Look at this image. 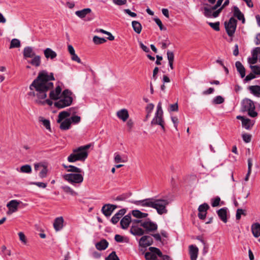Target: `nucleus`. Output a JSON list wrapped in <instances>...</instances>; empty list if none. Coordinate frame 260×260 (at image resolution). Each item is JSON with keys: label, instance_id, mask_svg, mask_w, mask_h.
<instances>
[{"label": "nucleus", "instance_id": "f257e3e1", "mask_svg": "<svg viewBox=\"0 0 260 260\" xmlns=\"http://www.w3.org/2000/svg\"><path fill=\"white\" fill-rule=\"evenodd\" d=\"M55 80L53 74L48 73L46 71L39 73L38 77L29 86L30 91L29 96H36L37 103H40L42 100L47 97V92L53 87L52 81Z\"/></svg>", "mask_w": 260, "mask_h": 260}, {"label": "nucleus", "instance_id": "f03ea898", "mask_svg": "<svg viewBox=\"0 0 260 260\" xmlns=\"http://www.w3.org/2000/svg\"><path fill=\"white\" fill-rule=\"evenodd\" d=\"M132 203L137 206L155 209L159 215L167 213V206L169 204L168 200L155 198H148L142 200L134 201Z\"/></svg>", "mask_w": 260, "mask_h": 260}, {"label": "nucleus", "instance_id": "7ed1b4c3", "mask_svg": "<svg viewBox=\"0 0 260 260\" xmlns=\"http://www.w3.org/2000/svg\"><path fill=\"white\" fill-rule=\"evenodd\" d=\"M90 146V144H87L74 149L73 152L68 157V161L70 162H74L77 161H85L88 155L87 150Z\"/></svg>", "mask_w": 260, "mask_h": 260}, {"label": "nucleus", "instance_id": "20e7f679", "mask_svg": "<svg viewBox=\"0 0 260 260\" xmlns=\"http://www.w3.org/2000/svg\"><path fill=\"white\" fill-rule=\"evenodd\" d=\"M72 92L69 89H65L61 94V98L54 103V106L59 109L63 108L71 105L73 102Z\"/></svg>", "mask_w": 260, "mask_h": 260}, {"label": "nucleus", "instance_id": "39448f33", "mask_svg": "<svg viewBox=\"0 0 260 260\" xmlns=\"http://www.w3.org/2000/svg\"><path fill=\"white\" fill-rule=\"evenodd\" d=\"M242 109L244 111H248V115L251 117L257 116V113L255 111V105L253 102L248 99H245L242 102Z\"/></svg>", "mask_w": 260, "mask_h": 260}, {"label": "nucleus", "instance_id": "423d86ee", "mask_svg": "<svg viewBox=\"0 0 260 260\" xmlns=\"http://www.w3.org/2000/svg\"><path fill=\"white\" fill-rule=\"evenodd\" d=\"M63 179L68 182L74 184H80L83 181V176L81 173L67 174L63 175Z\"/></svg>", "mask_w": 260, "mask_h": 260}, {"label": "nucleus", "instance_id": "0eeeda50", "mask_svg": "<svg viewBox=\"0 0 260 260\" xmlns=\"http://www.w3.org/2000/svg\"><path fill=\"white\" fill-rule=\"evenodd\" d=\"M237 20L234 17H231L229 21L224 22L226 31L229 37H233L235 32Z\"/></svg>", "mask_w": 260, "mask_h": 260}, {"label": "nucleus", "instance_id": "6e6552de", "mask_svg": "<svg viewBox=\"0 0 260 260\" xmlns=\"http://www.w3.org/2000/svg\"><path fill=\"white\" fill-rule=\"evenodd\" d=\"M150 252H147L145 253V257L146 260H157L156 255L159 257L162 256V253L157 248L150 247L149 248Z\"/></svg>", "mask_w": 260, "mask_h": 260}, {"label": "nucleus", "instance_id": "1a4fd4ad", "mask_svg": "<svg viewBox=\"0 0 260 260\" xmlns=\"http://www.w3.org/2000/svg\"><path fill=\"white\" fill-rule=\"evenodd\" d=\"M151 125H159L161 126L162 129L165 132V121L163 119V114L155 113V116L151 122Z\"/></svg>", "mask_w": 260, "mask_h": 260}, {"label": "nucleus", "instance_id": "9d476101", "mask_svg": "<svg viewBox=\"0 0 260 260\" xmlns=\"http://www.w3.org/2000/svg\"><path fill=\"white\" fill-rule=\"evenodd\" d=\"M140 225L145 229L147 232H154L157 229V224L149 220L143 221Z\"/></svg>", "mask_w": 260, "mask_h": 260}, {"label": "nucleus", "instance_id": "9b49d317", "mask_svg": "<svg viewBox=\"0 0 260 260\" xmlns=\"http://www.w3.org/2000/svg\"><path fill=\"white\" fill-rule=\"evenodd\" d=\"M153 243V239L150 236H143L139 240V246L146 248L150 246Z\"/></svg>", "mask_w": 260, "mask_h": 260}, {"label": "nucleus", "instance_id": "f8f14e48", "mask_svg": "<svg viewBox=\"0 0 260 260\" xmlns=\"http://www.w3.org/2000/svg\"><path fill=\"white\" fill-rule=\"evenodd\" d=\"M117 208L116 205L112 204H106L102 207V211L103 213L107 217L110 216L113 211Z\"/></svg>", "mask_w": 260, "mask_h": 260}, {"label": "nucleus", "instance_id": "ddd939ff", "mask_svg": "<svg viewBox=\"0 0 260 260\" xmlns=\"http://www.w3.org/2000/svg\"><path fill=\"white\" fill-rule=\"evenodd\" d=\"M19 204L20 202L15 200L10 201L7 205V207L9 208V211L7 212V214H10L17 211Z\"/></svg>", "mask_w": 260, "mask_h": 260}, {"label": "nucleus", "instance_id": "4468645a", "mask_svg": "<svg viewBox=\"0 0 260 260\" xmlns=\"http://www.w3.org/2000/svg\"><path fill=\"white\" fill-rule=\"evenodd\" d=\"M61 88L59 85L56 87L55 90H51L49 93V97L52 100H58L60 96Z\"/></svg>", "mask_w": 260, "mask_h": 260}, {"label": "nucleus", "instance_id": "2eb2a0df", "mask_svg": "<svg viewBox=\"0 0 260 260\" xmlns=\"http://www.w3.org/2000/svg\"><path fill=\"white\" fill-rule=\"evenodd\" d=\"M233 15L235 17L237 18L239 20L242 21V23H244L245 19L244 14L240 11V9L237 6L233 7Z\"/></svg>", "mask_w": 260, "mask_h": 260}, {"label": "nucleus", "instance_id": "dca6fc26", "mask_svg": "<svg viewBox=\"0 0 260 260\" xmlns=\"http://www.w3.org/2000/svg\"><path fill=\"white\" fill-rule=\"evenodd\" d=\"M199 249L196 246L191 245L189 246V253L191 260H197L198 255Z\"/></svg>", "mask_w": 260, "mask_h": 260}, {"label": "nucleus", "instance_id": "f3484780", "mask_svg": "<svg viewBox=\"0 0 260 260\" xmlns=\"http://www.w3.org/2000/svg\"><path fill=\"white\" fill-rule=\"evenodd\" d=\"M23 55L24 58L26 59L27 58H32L36 54L31 47L27 46L24 48Z\"/></svg>", "mask_w": 260, "mask_h": 260}, {"label": "nucleus", "instance_id": "a211bd4d", "mask_svg": "<svg viewBox=\"0 0 260 260\" xmlns=\"http://www.w3.org/2000/svg\"><path fill=\"white\" fill-rule=\"evenodd\" d=\"M217 215L219 218L224 222L226 223L227 219V208H222L218 210L217 212Z\"/></svg>", "mask_w": 260, "mask_h": 260}, {"label": "nucleus", "instance_id": "6ab92c4d", "mask_svg": "<svg viewBox=\"0 0 260 260\" xmlns=\"http://www.w3.org/2000/svg\"><path fill=\"white\" fill-rule=\"evenodd\" d=\"M260 53V47L255 48L252 52V58L248 59V62L250 64H255L257 61L258 54Z\"/></svg>", "mask_w": 260, "mask_h": 260}, {"label": "nucleus", "instance_id": "aec40b11", "mask_svg": "<svg viewBox=\"0 0 260 260\" xmlns=\"http://www.w3.org/2000/svg\"><path fill=\"white\" fill-rule=\"evenodd\" d=\"M44 54L47 59H54L57 56V53L50 48L44 50Z\"/></svg>", "mask_w": 260, "mask_h": 260}, {"label": "nucleus", "instance_id": "412c9836", "mask_svg": "<svg viewBox=\"0 0 260 260\" xmlns=\"http://www.w3.org/2000/svg\"><path fill=\"white\" fill-rule=\"evenodd\" d=\"M126 210L124 209H120L111 218V221L113 223H117L122 216L125 213Z\"/></svg>", "mask_w": 260, "mask_h": 260}, {"label": "nucleus", "instance_id": "4be33fe9", "mask_svg": "<svg viewBox=\"0 0 260 260\" xmlns=\"http://www.w3.org/2000/svg\"><path fill=\"white\" fill-rule=\"evenodd\" d=\"M131 222V216L129 214L124 216L120 221V225L122 229H127Z\"/></svg>", "mask_w": 260, "mask_h": 260}, {"label": "nucleus", "instance_id": "5701e85b", "mask_svg": "<svg viewBox=\"0 0 260 260\" xmlns=\"http://www.w3.org/2000/svg\"><path fill=\"white\" fill-rule=\"evenodd\" d=\"M117 117L123 121H125L129 117L128 111L125 109H123L117 112Z\"/></svg>", "mask_w": 260, "mask_h": 260}, {"label": "nucleus", "instance_id": "b1692460", "mask_svg": "<svg viewBox=\"0 0 260 260\" xmlns=\"http://www.w3.org/2000/svg\"><path fill=\"white\" fill-rule=\"evenodd\" d=\"M63 219L62 217H59L55 218L53 226L56 231L60 230L63 228Z\"/></svg>", "mask_w": 260, "mask_h": 260}, {"label": "nucleus", "instance_id": "393cba45", "mask_svg": "<svg viewBox=\"0 0 260 260\" xmlns=\"http://www.w3.org/2000/svg\"><path fill=\"white\" fill-rule=\"evenodd\" d=\"M251 231L253 236L257 238L260 236V223H254L251 225Z\"/></svg>", "mask_w": 260, "mask_h": 260}, {"label": "nucleus", "instance_id": "a878e982", "mask_svg": "<svg viewBox=\"0 0 260 260\" xmlns=\"http://www.w3.org/2000/svg\"><path fill=\"white\" fill-rule=\"evenodd\" d=\"M91 10L90 8H85L81 10L77 11L75 12V14L79 18L83 19L86 17L87 15L90 14Z\"/></svg>", "mask_w": 260, "mask_h": 260}, {"label": "nucleus", "instance_id": "bb28decb", "mask_svg": "<svg viewBox=\"0 0 260 260\" xmlns=\"http://www.w3.org/2000/svg\"><path fill=\"white\" fill-rule=\"evenodd\" d=\"M109 243L105 239H103L95 244V247L99 250H104L108 246Z\"/></svg>", "mask_w": 260, "mask_h": 260}, {"label": "nucleus", "instance_id": "cd10ccee", "mask_svg": "<svg viewBox=\"0 0 260 260\" xmlns=\"http://www.w3.org/2000/svg\"><path fill=\"white\" fill-rule=\"evenodd\" d=\"M248 89L254 96L259 98L260 97V86L259 85H252L248 87Z\"/></svg>", "mask_w": 260, "mask_h": 260}, {"label": "nucleus", "instance_id": "c85d7f7f", "mask_svg": "<svg viewBox=\"0 0 260 260\" xmlns=\"http://www.w3.org/2000/svg\"><path fill=\"white\" fill-rule=\"evenodd\" d=\"M59 127L61 130L66 131L70 129L71 125V119L67 118L60 122Z\"/></svg>", "mask_w": 260, "mask_h": 260}, {"label": "nucleus", "instance_id": "c756f323", "mask_svg": "<svg viewBox=\"0 0 260 260\" xmlns=\"http://www.w3.org/2000/svg\"><path fill=\"white\" fill-rule=\"evenodd\" d=\"M32 58V59L28 61V62L36 67H39L41 62L40 56L35 55Z\"/></svg>", "mask_w": 260, "mask_h": 260}, {"label": "nucleus", "instance_id": "7c9ffc66", "mask_svg": "<svg viewBox=\"0 0 260 260\" xmlns=\"http://www.w3.org/2000/svg\"><path fill=\"white\" fill-rule=\"evenodd\" d=\"M235 66L241 78L244 77L245 76V69L242 64L240 61H238L236 62Z\"/></svg>", "mask_w": 260, "mask_h": 260}, {"label": "nucleus", "instance_id": "2f4dec72", "mask_svg": "<svg viewBox=\"0 0 260 260\" xmlns=\"http://www.w3.org/2000/svg\"><path fill=\"white\" fill-rule=\"evenodd\" d=\"M131 232L132 234L137 236H142L144 234V231L139 227L133 226L131 229Z\"/></svg>", "mask_w": 260, "mask_h": 260}, {"label": "nucleus", "instance_id": "473e14b6", "mask_svg": "<svg viewBox=\"0 0 260 260\" xmlns=\"http://www.w3.org/2000/svg\"><path fill=\"white\" fill-rule=\"evenodd\" d=\"M62 166L64 168L67 169L68 172H74L76 173L75 174L81 173L82 172V169L74 166L70 165L68 166L65 165H63Z\"/></svg>", "mask_w": 260, "mask_h": 260}, {"label": "nucleus", "instance_id": "72a5a7b5", "mask_svg": "<svg viewBox=\"0 0 260 260\" xmlns=\"http://www.w3.org/2000/svg\"><path fill=\"white\" fill-rule=\"evenodd\" d=\"M71 115V112H69L67 111H63L60 112L58 116V119L57 122L58 123L61 122L63 119H67V117H69Z\"/></svg>", "mask_w": 260, "mask_h": 260}, {"label": "nucleus", "instance_id": "f704fd0d", "mask_svg": "<svg viewBox=\"0 0 260 260\" xmlns=\"http://www.w3.org/2000/svg\"><path fill=\"white\" fill-rule=\"evenodd\" d=\"M132 24L134 31L137 34H140L142 30V25L141 23L137 21H133Z\"/></svg>", "mask_w": 260, "mask_h": 260}, {"label": "nucleus", "instance_id": "c9c22d12", "mask_svg": "<svg viewBox=\"0 0 260 260\" xmlns=\"http://www.w3.org/2000/svg\"><path fill=\"white\" fill-rule=\"evenodd\" d=\"M132 215L138 218H142L146 217L148 216V214L146 213H143L138 210H135L132 211Z\"/></svg>", "mask_w": 260, "mask_h": 260}, {"label": "nucleus", "instance_id": "e433bc0d", "mask_svg": "<svg viewBox=\"0 0 260 260\" xmlns=\"http://www.w3.org/2000/svg\"><path fill=\"white\" fill-rule=\"evenodd\" d=\"M107 41L106 39L104 38H100L98 36H95L93 38V42L96 45H100L105 43Z\"/></svg>", "mask_w": 260, "mask_h": 260}, {"label": "nucleus", "instance_id": "4c0bfd02", "mask_svg": "<svg viewBox=\"0 0 260 260\" xmlns=\"http://www.w3.org/2000/svg\"><path fill=\"white\" fill-rule=\"evenodd\" d=\"M48 172L47 166L45 164L43 165L42 168L40 172L39 173V177L41 178H44L47 176Z\"/></svg>", "mask_w": 260, "mask_h": 260}, {"label": "nucleus", "instance_id": "58836bf2", "mask_svg": "<svg viewBox=\"0 0 260 260\" xmlns=\"http://www.w3.org/2000/svg\"><path fill=\"white\" fill-rule=\"evenodd\" d=\"M20 46V42L19 40L17 39H13L11 40L10 49L14 48H18Z\"/></svg>", "mask_w": 260, "mask_h": 260}, {"label": "nucleus", "instance_id": "ea45409f", "mask_svg": "<svg viewBox=\"0 0 260 260\" xmlns=\"http://www.w3.org/2000/svg\"><path fill=\"white\" fill-rule=\"evenodd\" d=\"M63 190L67 193H69L72 196H77L78 195V193L75 191L72 188L68 186H65L62 187Z\"/></svg>", "mask_w": 260, "mask_h": 260}, {"label": "nucleus", "instance_id": "a19ab883", "mask_svg": "<svg viewBox=\"0 0 260 260\" xmlns=\"http://www.w3.org/2000/svg\"><path fill=\"white\" fill-rule=\"evenodd\" d=\"M31 170V167L29 165H23L20 168V172L22 173H30Z\"/></svg>", "mask_w": 260, "mask_h": 260}, {"label": "nucleus", "instance_id": "79ce46f5", "mask_svg": "<svg viewBox=\"0 0 260 260\" xmlns=\"http://www.w3.org/2000/svg\"><path fill=\"white\" fill-rule=\"evenodd\" d=\"M68 119H71V123H73L74 124H77L81 121V117L79 116L75 115V114L72 115V116Z\"/></svg>", "mask_w": 260, "mask_h": 260}, {"label": "nucleus", "instance_id": "37998d69", "mask_svg": "<svg viewBox=\"0 0 260 260\" xmlns=\"http://www.w3.org/2000/svg\"><path fill=\"white\" fill-rule=\"evenodd\" d=\"M209 205L207 203H204L199 206L198 210L199 212L207 213V211L209 209Z\"/></svg>", "mask_w": 260, "mask_h": 260}, {"label": "nucleus", "instance_id": "c03bdc74", "mask_svg": "<svg viewBox=\"0 0 260 260\" xmlns=\"http://www.w3.org/2000/svg\"><path fill=\"white\" fill-rule=\"evenodd\" d=\"M241 215L246 216V213L245 211L242 209H238L236 211V218L237 220H239L241 218Z\"/></svg>", "mask_w": 260, "mask_h": 260}, {"label": "nucleus", "instance_id": "a18cd8bd", "mask_svg": "<svg viewBox=\"0 0 260 260\" xmlns=\"http://www.w3.org/2000/svg\"><path fill=\"white\" fill-rule=\"evenodd\" d=\"M106 260H120L115 251H112L108 257L106 258Z\"/></svg>", "mask_w": 260, "mask_h": 260}, {"label": "nucleus", "instance_id": "49530a36", "mask_svg": "<svg viewBox=\"0 0 260 260\" xmlns=\"http://www.w3.org/2000/svg\"><path fill=\"white\" fill-rule=\"evenodd\" d=\"M224 99L220 95L216 96L213 101V103L214 104H220L224 102Z\"/></svg>", "mask_w": 260, "mask_h": 260}, {"label": "nucleus", "instance_id": "de8ad7c7", "mask_svg": "<svg viewBox=\"0 0 260 260\" xmlns=\"http://www.w3.org/2000/svg\"><path fill=\"white\" fill-rule=\"evenodd\" d=\"M208 24H209V25L211 27H212L215 30L219 31L220 30V27H219L220 23H219V22H215V23L208 22Z\"/></svg>", "mask_w": 260, "mask_h": 260}, {"label": "nucleus", "instance_id": "09e8293b", "mask_svg": "<svg viewBox=\"0 0 260 260\" xmlns=\"http://www.w3.org/2000/svg\"><path fill=\"white\" fill-rule=\"evenodd\" d=\"M204 11V14L207 17H212V10L207 7H204L203 8Z\"/></svg>", "mask_w": 260, "mask_h": 260}, {"label": "nucleus", "instance_id": "8fccbe9b", "mask_svg": "<svg viewBox=\"0 0 260 260\" xmlns=\"http://www.w3.org/2000/svg\"><path fill=\"white\" fill-rule=\"evenodd\" d=\"M220 202V199L219 197H217L215 199L212 200L211 205L213 207H217L219 205Z\"/></svg>", "mask_w": 260, "mask_h": 260}, {"label": "nucleus", "instance_id": "3c124183", "mask_svg": "<svg viewBox=\"0 0 260 260\" xmlns=\"http://www.w3.org/2000/svg\"><path fill=\"white\" fill-rule=\"evenodd\" d=\"M37 186L39 187L45 188L47 186V183L40 182H32L29 183Z\"/></svg>", "mask_w": 260, "mask_h": 260}, {"label": "nucleus", "instance_id": "603ef678", "mask_svg": "<svg viewBox=\"0 0 260 260\" xmlns=\"http://www.w3.org/2000/svg\"><path fill=\"white\" fill-rule=\"evenodd\" d=\"M253 73L256 75H260V67L257 66H250Z\"/></svg>", "mask_w": 260, "mask_h": 260}, {"label": "nucleus", "instance_id": "864d4df0", "mask_svg": "<svg viewBox=\"0 0 260 260\" xmlns=\"http://www.w3.org/2000/svg\"><path fill=\"white\" fill-rule=\"evenodd\" d=\"M242 126H244L246 129H249L250 128V119L248 118H245L242 121Z\"/></svg>", "mask_w": 260, "mask_h": 260}, {"label": "nucleus", "instance_id": "5fc2aeb1", "mask_svg": "<svg viewBox=\"0 0 260 260\" xmlns=\"http://www.w3.org/2000/svg\"><path fill=\"white\" fill-rule=\"evenodd\" d=\"M18 236L19 237L20 240L24 244H26L27 243V240L26 237L23 232H19L18 233Z\"/></svg>", "mask_w": 260, "mask_h": 260}, {"label": "nucleus", "instance_id": "6e6d98bb", "mask_svg": "<svg viewBox=\"0 0 260 260\" xmlns=\"http://www.w3.org/2000/svg\"><path fill=\"white\" fill-rule=\"evenodd\" d=\"M167 58L169 62L174 61V53L171 51H167Z\"/></svg>", "mask_w": 260, "mask_h": 260}, {"label": "nucleus", "instance_id": "4d7b16f0", "mask_svg": "<svg viewBox=\"0 0 260 260\" xmlns=\"http://www.w3.org/2000/svg\"><path fill=\"white\" fill-rule=\"evenodd\" d=\"M251 136L249 134H244L242 135V138L245 143H249L251 141Z\"/></svg>", "mask_w": 260, "mask_h": 260}, {"label": "nucleus", "instance_id": "13d9d810", "mask_svg": "<svg viewBox=\"0 0 260 260\" xmlns=\"http://www.w3.org/2000/svg\"><path fill=\"white\" fill-rule=\"evenodd\" d=\"M43 125L46 128V129L50 130V121L47 119H42L41 120Z\"/></svg>", "mask_w": 260, "mask_h": 260}, {"label": "nucleus", "instance_id": "bf43d9fd", "mask_svg": "<svg viewBox=\"0 0 260 260\" xmlns=\"http://www.w3.org/2000/svg\"><path fill=\"white\" fill-rule=\"evenodd\" d=\"M71 55V59L72 60L77 62L78 63H81V60L80 58L78 56V55L75 53V52Z\"/></svg>", "mask_w": 260, "mask_h": 260}, {"label": "nucleus", "instance_id": "052dcab7", "mask_svg": "<svg viewBox=\"0 0 260 260\" xmlns=\"http://www.w3.org/2000/svg\"><path fill=\"white\" fill-rule=\"evenodd\" d=\"M154 105L153 104H148L146 107V111L148 113V115L150 114L154 108Z\"/></svg>", "mask_w": 260, "mask_h": 260}, {"label": "nucleus", "instance_id": "680f3d73", "mask_svg": "<svg viewBox=\"0 0 260 260\" xmlns=\"http://www.w3.org/2000/svg\"><path fill=\"white\" fill-rule=\"evenodd\" d=\"M44 164H44L43 162H39V163L35 164L34 165V170H35V171H39L40 170H41V169L42 168V167L43 166V165Z\"/></svg>", "mask_w": 260, "mask_h": 260}, {"label": "nucleus", "instance_id": "e2e57ef3", "mask_svg": "<svg viewBox=\"0 0 260 260\" xmlns=\"http://www.w3.org/2000/svg\"><path fill=\"white\" fill-rule=\"evenodd\" d=\"M114 161L116 163H119L120 162H125L124 160H122L121 156L119 154H115L114 157Z\"/></svg>", "mask_w": 260, "mask_h": 260}, {"label": "nucleus", "instance_id": "0e129e2a", "mask_svg": "<svg viewBox=\"0 0 260 260\" xmlns=\"http://www.w3.org/2000/svg\"><path fill=\"white\" fill-rule=\"evenodd\" d=\"M170 111H178V106L177 103H175L174 104H171L170 105Z\"/></svg>", "mask_w": 260, "mask_h": 260}, {"label": "nucleus", "instance_id": "69168bd1", "mask_svg": "<svg viewBox=\"0 0 260 260\" xmlns=\"http://www.w3.org/2000/svg\"><path fill=\"white\" fill-rule=\"evenodd\" d=\"M126 125L128 127V131L131 132L134 125L133 120L132 119H129L126 122Z\"/></svg>", "mask_w": 260, "mask_h": 260}, {"label": "nucleus", "instance_id": "338daca9", "mask_svg": "<svg viewBox=\"0 0 260 260\" xmlns=\"http://www.w3.org/2000/svg\"><path fill=\"white\" fill-rule=\"evenodd\" d=\"M154 20L155 22V23L158 25L160 29L162 30L163 29V25L162 24L161 20L158 18H154Z\"/></svg>", "mask_w": 260, "mask_h": 260}, {"label": "nucleus", "instance_id": "774afa93", "mask_svg": "<svg viewBox=\"0 0 260 260\" xmlns=\"http://www.w3.org/2000/svg\"><path fill=\"white\" fill-rule=\"evenodd\" d=\"M255 78V75L253 73H250L248 75H247L244 79V80L246 82L249 81L254 78Z\"/></svg>", "mask_w": 260, "mask_h": 260}]
</instances>
